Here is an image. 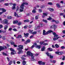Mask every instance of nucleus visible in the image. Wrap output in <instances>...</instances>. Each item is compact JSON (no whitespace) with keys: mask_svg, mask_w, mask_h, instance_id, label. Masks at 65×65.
I'll use <instances>...</instances> for the list:
<instances>
[{"mask_svg":"<svg viewBox=\"0 0 65 65\" xmlns=\"http://www.w3.org/2000/svg\"><path fill=\"white\" fill-rule=\"evenodd\" d=\"M55 46L57 48H58V47H59V45H58V44H56L55 45Z\"/></svg>","mask_w":65,"mask_h":65,"instance_id":"obj_39","label":"nucleus"},{"mask_svg":"<svg viewBox=\"0 0 65 65\" xmlns=\"http://www.w3.org/2000/svg\"><path fill=\"white\" fill-rule=\"evenodd\" d=\"M63 58H62V60H65V56H63Z\"/></svg>","mask_w":65,"mask_h":65,"instance_id":"obj_53","label":"nucleus"},{"mask_svg":"<svg viewBox=\"0 0 65 65\" xmlns=\"http://www.w3.org/2000/svg\"><path fill=\"white\" fill-rule=\"evenodd\" d=\"M34 46H35L36 47L38 48L39 49L41 47V46H40V45H37L36 43H35L34 44V45H32L31 47V49H32Z\"/></svg>","mask_w":65,"mask_h":65,"instance_id":"obj_3","label":"nucleus"},{"mask_svg":"<svg viewBox=\"0 0 65 65\" xmlns=\"http://www.w3.org/2000/svg\"><path fill=\"white\" fill-rule=\"evenodd\" d=\"M62 32L63 33V34H65V30H63L62 31Z\"/></svg>","mask_w":65,"mask_h":65,"instance_id":"obj_63","label":"nucleus"},{"mask_svg":"<svg viewBox=\"0 0 65 65\" xmlns=\"http://www.w3.org/2000/svg\"><path fill=\"white\" fill-rule=\"evenodd\" d=\"M6 48H7V47L5 46H4L3 47L0 46V51L4 49H6Z\"/></svg>","mask_w":65,"mask_h":65,"instance_id":"obj_8","label":"nucleus"},{"mask_svg":"<svg viewBox=\"0 0 65 65\" xmlns=\"http://www.w3.org/2000/svg\"><path fill=\"white\" fill-rule=\"evenodd\" d=\"M26 42H28V43H29V42H30V40L29 39H28L26 41Z\"/></svg>","mask_w":65,"mask_h":65,"instance_id":"obj_48","label":"nucleus"},{"mask_svg":"<svg viewBox=\"0 0 65 65\" xmlns=\"http://www.w3.org/2000/svg\"><path fill=\"white\" fill-rule=\"evenodd\" d=\"M3 54L4 56H7V54H6L4 53H3Z\"/></svg>","mask_w":65,"mask_h":65,"instance_id":"obj_49","label":"nucleus"},{"mask_svg":"<svg viewBox=\"0 0 65 65\" xmlns=\"http://www.w3.org/2000/svg\"><path fill=\"white\" fill-rule=\"evenodd\" d=\"M22 60H25L26 59L25 58H24L23 57H22Z\"/></svg>","mask_w":65,"mask_h":65,"instance_id":"obj_57","label":"nucleus"},{"mask_svg":"<svg viewBox=\"0 0 65 65\" xmlns=\"http://www.w3.org/2000/svg\"><path fill=\"white\" fill-rule=\"evenodd\" d=\"M53 35H54V37H57V36H58V35H57L56 34V33L55 32H53Z\"/></svg>","mask_w":65,"mask_h":65,"instance_id":"obj_17","label":"nucleus"},{"mask_svg":"<svg viewBox=\"0 0 65 65\" xmlns=\"http://www.w3.org/2000/svg\"><path fill=\"white\" fill-rule=\"evenodd\" d=\"M22 23L21 22H18V25H22Z\"/></svg>","mask_w":65,"mask_h":65,"instance_id":"obj_30","label":"nucleus"},{"mask_svg":"<svg viewBox=\"0 0 65 65\" xmlns=\"http://www.w3.org/2000/svg\"><path fill=\"white\" fill-rule=\"evenodd\" d=\"M29 20L28 19L25 20L24 21V22H29Z\"/></svg>","mask_w":65,"mask_h":65,"instance_id":"obj_31","label":"nucleus"},{"mask_svg":"<svg viewBox=\"0 0 65 65\" xmlns=\"http://www.w3.org/2000/svg\"><path fill=\"white\" fill-rule=\"evenodd\" d=\"M56 37V38H53V40L54 41H56V40H57V39H58V38H60L59 37H58V36H57V37Z\"/></svg>","mask_w":65,"mask_h":65,"instance_id":"obj_14","label":"nucleus"},{"mask_svg":"<svg viewBox=\"0 0 65 65\" xmlns=\"http://www.w3.org/2000/svg\"><path fill=\"white\" fill-rule=\"evenodd\" d=\"M38 63L40 65H45V62H42L41 61H39Z\"/></svg>","mask_w":65,"mask_h":65,"instance_id":"obj_6","label":"nucleus"},{"mask_svg":"<svg viewBox=\"0 0 65 65\" xmlns=\"http://www.w3.org/2000/svg\"><path fill=\"white\" fill-rule=\"evenodd\" d=\"M43 45H48V43H44L43 44Z\"/></svg>","mask_w":65,"mask_h":65,"instance_id":"obj_44","label":"nucleus"},{"mask_svg":"<svg viewBox=\"0 0 65 65\" xmlns=\"http://www.w3.org/2000/svg\"><path fill=\"white\" fill-rule=\"evenodd\" d=\"M28 4L27 3H23L22 4L21 6H20V8L21 9L20 10V12H22L23 11V10L24 9V5H28Z\"/></svg>","mask_w":65,"mask_h":65,"instance_id":"obj_2","label":"nucleus"},{"mask_svg":"<svg viewBox=\"0 0 65 65\" xmlns=\"http://www.w3.org/2000/svg\"><path fill=\"white\" fill-rule=\"evenodd\" d=\"M33 54H32V55H31V57L32 58L31 60L32 61H34V56H33Z\"/></svg>","mask_w":65,"mask_h":65,"instance_id":"obj_22","label":"nucleus"},{"mask_svg":"<svg viewBox=\"0 0 65 65\" xmlns=\"http://www.w3.org/2000/svg\"><path fill=\"white\" fill-rule=\"evenodd\" d=\"M14 15L17 17V18H18V17H19V16L18 15V14L16 13V12H14Z\"/></svg>","mask_w":65,"mask_h":65,"instance_id":"obj_25","label":"nucleus"},{"mask_svg":"<svg viewBox=\"0 0 65 65\" xmlns=\"http://www.w3.org/2000/svg\"><path fill=\"white\" fill-rule=\"evenodd\" d=\"M4 5H5L6 6H8V3H5Z\"/></svg>","mask_w":65,"mask_h":65,"instance_id":"obj_51","label":"nucleus"},{"mask_svg":"<svg viewBox=\"0 0 65 65\" xmlns=\"http://www.w3.org/2000/svg\"><path fill=\"white\" fill-rule=\"evenodd\" d=\"M37 33V32H36V31H34L32 33V34H36Z\"/></svg>","mask_w":65,"mask_h":65,"instance_id":"obj_47","label":"nucleus"},{"mask_svg":"<svg viewBox=\"0 0 65 65\" xmlns=\"http://www.w3.org/2000/svg\"><path fill=\"white\" fill-rule=\"evenodd\" d=\"M53 31L52 30H50L47 31V32H45V31L44 30H43V35H47V34H48L49 33L53 32Z\"/></svg>","mask_w":65,"mask_h":65,"instance_id":"obj_4","label":"nucleus"},{"mask_svg":"<svg viewBox=\"0 0 65 65\" xmlns=\"http://www.w3.org/2000/svg\"><path fill=\"white\" fill-rule=\"evenodd\" d=\"M43 15L42 16V17L43 18H44V17H45V16H47V14L45 13H43Z\"/></svg>","mask_w":65,"mask_h":65,"instance_id":"obj_18","label":"nucleus"},{"mask_svg":"<svg viewBox=\"0 0 65 65\" xmlns=\"http://www.w3.org/2000/svg\"><path fill=\"white\" fill-rule=\"evenodd\" d=\"M12 63V61H11L9 63V65H11V64Z\"/></svg>","mask_w":65,"mask_h":65,"instance_id":"obj_54","label":"nucleus"},{"mask_svg":"<svg viewBox=\"0 0 65 65\" xmlns=\"http://www.w3.org/2000/svg\"><path fill=\"white\" fill-rule=\"evenodd\" d=\"M56 5L58 8H60V5L59 4H57Z\"/></svg>","mask_w":65,"mask_h":65,"instance_id":"obj_32","label":"nucleus"},{"mask_svg":"<svg viewBox=\"0 0 65 65\" xmlns=\"http://www.w3.org/2000/svg\"><path fill=\"white\" fill-rule=\"evenodd\" d=\"M24 35L25 37H27L28 36V35H29V34L27 33L26 34L24 33Z\"/></svg>","mask_w":65,"mask_h":65,"instance_id":"obj_19","label":"nucleus"},{"mask_svg":"<svg viewBox=\"0 0 65 65\" xmlns=\"http://www.w3.org/2000/svg\"><path fill=\"white\" fill-rule=\"evenodd\" d=\"M60 15H63V13H60Z\"/></svg>","mask_w":65,"mask_h":65,"instance_id":"obj_59","label":"nucleus"},{"mask_svg":"<svg viewBox=\"0 0 65 65\" xmlns=\"http://www.w3.org/2000/svg\"><path fill=\"white\" fill-rule=\"evenodd\" d=\"M12 5L13 6V7L12 8V9L13 10V9H15V6H16V4H12Z\"/></svg>","mask_w":65,"mask_h":65,"instance_id":"obj_15","label":"nucleus"},{"mask_svg":"<svg viewBox=\"0 0 65 65\" xmlns=\"http://www.w3.org/2000/svg\"><path fill=\"white\" fill-rule=\"evenodd\" d=\"M0 20L1 23H5V24H8V20L7 19H5L3 21H1L2 19L1 18Z\"/></svg>","mask_w":65,"mask_h":65,"instance_id":"obj_5","label":"nucleus"},{"mask_svg":"<svg viewBox=\"0 0 65 65\" xmlns=\"http://www.w3.org/2000/svg\"><path fill=\"white\" fill-rule=\"evenodd\" d=\"M3 39H4V40H5L6 39V38H5V37H3Z\"/></svg>","mask_w":65,"mask_h":65,"instance_id":"obj_60","label":"nucleus"},{"mask_svg":"<svg viewBox=\"0 0 65 65\" xmlns=\"http://www.w3.org/2000/svg\"><path fill=\"white\" fill-rule=\"evenodd\" d=\"M20 62L19 61H18L17 62V64H20Z\"/></svg>","mask_w":65,"mask_h":65,"instance_id":"obj_61","label":"nucleus"},{"mask_svg":"<svg viewBox=\"0 0 65 65\" xmlns=\"http://www.w3.org/2000/svg\"><path fill=\"white\" fill-rule=\"evenodd\" d=\"M2 32H4V33H5L6 32V31H2V30H0V33H2Z\"/></svg>","mask_w":65,"mask_h":65,"instance_id":"obj_42","label":"nucleus"},{"mask_svg":"<svg viewBox=\"0 0 65 65\" xmlns=\"http://www.w3.org/2000/svg\"><path fill=\"white\" fill-rule=\"evenodd\" d=\"M46 54L47 55V56L50 57V58H51V59H52V58H53V56H51L50 53L47 52L46 53Z\"/></svg>","mask_w":65,"mask_h":65,"instance_id":"obj_7","label":"nucleus"},{"mask_svg":"<svg viewBox=\"0 0 65 65\" xmlns=\"http://www.w3.org/2000/svg\"><path fill=\"white\" fill-rule=\"evenodd\" d=\"M48 5H53V3H52L51 2H49V3H48Z\"/></svg>","mask_w":65,"mask_h":65,"instance_id":"obj_37","label":"nucleus"},{"mask_svg":"<svg viewBox=\"0 0 65 65\" xmlns=\"http://www.w3.org/2000/svg\"><path fill=\"white\" fill-rule=\"evenodd\" d=\"M13 31H18V30L17 29H15V28H14L13 29Z\"/></svg>","mask_w":65,"mask_h":65,"instance_id":"obj_41","label":"nucleus"},{"mask_svg":"<svg viewBox=\"0 0 65 65\" xmlns=\"http://www.w3.org/2000/svg\"><path fill=\"white\" fill-rule=\"evenodd\" d=\"M18 47L19 48H17V50H18V51H19L18 54H20L23 53V52L22 51V50L23 49V46L22 45H18Z\"/></svg>","mask_w":65,"mask_h":65,"instance_id":"obj_1","label":"nucleus"},{"mask_svg":"<svg viewBox=\"0 0 65 65\" xmlns=\"http://www.w3.org/2000/svg\"><path fill=\"white\" fill-rule=\"evenodd\" d=\"M28 27V26L27 25H25L24 27V29H27Z\"/></svg>","mask_w":65,"mask_h":65,"instance_id":"obj_35","label":"nucleus"},{"mask_svg":"<svg viewBox=\"0 0 65 65\" xmlns=\"http://www.w3.org/2000/svg\"><path fill=\"white\" fill-rule=\"evenodd\" d=\"M3 28V25H0V28Z\"/></svg>","mask_w":65,"mask_h":65,"instance_id":"obj_58","label":"nucleus"},{"mask_svg":"<svg viewBox=\"0 0 65 65\" xmlns=\"http://www.w3.org/2000/svg\"><path fill=\"white\" fill-rule=\"evenodd\" d=\"M55 54H58L59 55H62V52H55Z\"/></svg>","mask_w":65,"mask_h":65,"instance_id":"obj_11","label":"nucleus"},{"mask_svg":"<svg viewBox=\"0 0 65 65\" xmlns=\"http://www.w3.org/2000/svg\"><path fill=\"white\" fill-rule=\"evenodd\" d=\"M12 30V28H10L9 29L8 31H11Z\"/></svg>","mask_w":65,"mask_h":65,"instance_id":"obj_52","label":"nucleus"},{"mask_svg":"<svg viewBox=\"0 0 65 65\" xmlns=\"http://www.w3.org/2000/svg\"><path fill=\"white\" fill-rule=\"evenodd\" d=\"M40 26L39 27H42V24L41 23H40Z\"/></svg>","mask_w":65,"mask_h":65,"instance_id":"obj_45","label":"nucleus"},{"mask_svg":"<svg viewBox=\"0 0 65 65\" xmlns=\"http://www.w3.org/2000/svg\"><path fill=\"white\" fill-rule=\"evenodd\" d=\"M48 9H49V10L50 11H54V9H53V8H48Z\"/></svg>","mask_w":65,"mask_h":65,"instance_id":"obj_21","label":"nucleus"},{"mask_svg":"<svg viewBox=\"0 0 65 65\" xmlns=\"http://www.w3.org/2000/svg\"><path fill=\"white\" fill-rule=\"evenodd\" d=\"M61 48L62 49L65 48V47L64 46H62Z\"/></svg>","mask_w":65,"mask_h":65,"instance_id":"obj_56","label":"nucleus"},{"mask_svg":"<svg viewBox=\"0 0 65 65\" xmlns=\"http://www.w3.org/2000/svg\"><path fill=\"white\" fill-rule=\"evenodd\" d=\"M18 22V21L17 20L14 21L13 22V24H17Z\"/></svg>","mask_w":65,"mask_h":65,"instance_id":"obj_28","label":"nucleus"},{"mask_svg":"<svg viewBox=\"0 0 65 65\" xmlns=\"http://www.w3.org/2000/svg\"><path fill=\"white\" fill-rule=\"evenodd\" d=\"M44 7H45V6H41V8H43Z\"/></svg>","mask_w":65,"mask_h":65,"instance_id":"obj_46","label":"nucleus"},{"mask_svg":"<svg viewBox=\"0 0 65 65\" xmlns=\"http://www.w3.org/2000/svg\"><path fill=\"white\" fill-rule=\"evenodd\" d=\"M43 21L45 23H47V20H45L43 19Z\"/></svg>","mask_w":65,"mask_h":65,"instance_id":"obj_36","label":"nucleus"},{"mask_svg":"<svg viewBox=\"0 0 65 65\" xmlns=\"http://www.w3.org/2000/svg\"><path fill=\"white\" fill-rule=\"evenodd\" d=\"M63 25H64V26H65V21L63 22Z\"/></svg>","mask_w":65,"mask_h":65,"instance_id":"obj_64","label":"nucleus"},{"mask_svg":"<svg viewBox=\"0 0 65 65\" xmlns=\"http://www.w3.org/2000/svg\"><path fill=\"white\" fill-rule=\"evenodd\" d=\"M50 28L51 29H52V28H55L54 29V30H55V28H56V26L55 25H53L51 26H50Z\"/></svg>","mask_w":65,"mask_h":65,"instance_id":"obj_12","label":"nucleus"},{"mask_svg":"<svg viewBox=\"0 0 65 65\" xmlns=\"http://www.w3.org/2000/svg\"><path fill=\"white\" fill-rule=\"evenodd\" d=\"M48 50L50 51H53V50L52 48H48Z\"/></svg>","mask_w":65,"mask_h":65,"instance_id":"obj_24","label":"nucleus"},{"mask_svg":"<svg viewBox=\"0 0 65 65\" xmlns=\"http://www.w3.org/2000/svg\"><path fill=\"white\" fill-rule=\"evenodd\" d=\"M52 18L50 17L49 18L47 19V20H52Z\"/></svg>","mask_w":65,"mask_h":65,"instance_id":"obj_34","label":"nucleus"},{"mask_svg":"<svg viewBox=\"0 0 65 65\" xmlns=\"http://www.w3.org/2000/svg\"><path fill=\"white\" fill-rule=\"evenodd\" d=\"M52 22H55L56 24H59V23L58 21H56L55 20H52Z\"/></svg>","mask_w":65,"mask_h":65,"instance_id":"obj_16","label":"nucleus"},{"mask_svg":"<svg viewBox=\"0 0 65 65\" xmlns=\"http://www.w3.org/2000/svg\"><path fill=\"white\" fill-rule=\"evenodd\" d=\"M16 38H22V36L21 35H19L18 37H16Z\"/></svg>","mask_w":65,"mask_h":65,"instance_id":"obj_26","label":"nucleus"},{"mask_svg":"<svg viewBox=\"0 0 65 65\" xmlns=\"http://www.w3.org/2000/svg\"><path fill=\"white\" fill-rule=\"evenodd\" d=\"M14 54H15V51H12L11 52V55H14Z\"/></svg>","mask_w":65,"mask_h":65,"instance_id":"obj_23","label":"nucleus"},{"mask_svg":"<svg viewBox=\"0 0 65 65\" xmlns=\"http://www.w3.org/2000/svg\"><path fill=\"white\" fill-rule=\"evenodd\" d=\"M45 49V47L44 46H43V47L41 49V51H44V50Z\"/></svg>","mask_w":65,"mask_h":65,"instance_id":"obj_20","label":"nucleus"},{"mask_svg":"<svg viewBox=\"0 0 65 65\" xmlns=\"http://www.w3.org/2000/svg\"><path fill=\"white\" fill-rule=\"evenodd\" d=\"M42 11V10L41 9H39V12H41Z\"/></svg>","mask_w":65,"mask_h":65,"instance_id":"obj_40","label":"nucleus"},{"mask_svg":"<svg viewBox=\"0 0 65 65\" xmlns=\"http://www.w3.org/2000/svg\"><path fill=\"white\" fill-rule=\"evenodd\" d=\"M27 55L28 56H32V55H33V54L32 53H31L30 51H28L27 52Z\"/></svg>","mask_w":65,"mask_h":65,"instance_id":"obj_10","label":"nucleus"},{"mask_svg":"<svg viewBox=\"0 0 65 65\" xmlns=\"http://www.w3.org/2000/svg\"><path fill=\"white\" fill-rule=\"evenodd\" d=\"M22 63L24 65H25L26 64V62L24 61H23L22 62Z\"/></svg>","mask_w":65,"mask_h":65,"instance_id":"obj_33","label":"nucleus"},{"mask_svg":"<svg viewBox=\"0 0 65 65\" xmlns=\"http://www.w3.org/2000/svg\"><path fill=\"white\" fill-rule=\"evenodd\" d=\"M38 19V16H36L35 17V19L36 20H37Z\"/></svg>","mask_w":65,"mask_h":65,"instance_id":"obj_55","label":"nucleus"},{"mask_svg":"<svg viewBox=\"0 0 65 65\" xmlns=\"http://www.w3.org/2000/svg\"><path fill=\"white\" fill-rule=\"evenodd\" d=\"M10 42L11 43V44H14V42Z\"/></svg>","mask_w":65,"mask_h":65,"instance_id":"obj_50","label":"nucleus"},{"mask_svg":"<svg viewBox=\"0 0 65 65\" xmlns=\"http://www.w3.org/2000/svg\"><path fill=\"white\" fill-rule=\"evenodd\" d=\"M8 26L7 25H6L5 26L4 29L5 30H6L7 29V28H8Z\"/></svg>","mask_w":65,"mask_h":65,"instance_id":"obj_29","label":"nucleus"},{"mask_svg":"<svg viewBox=\"0 0 65 65\" xmlns=\"http://www.w3.org/2000/svg\"><path fill=\"white\" fill-rule=\"evenodd\" d=\"M12 17L11 16H8L7 17V19L8 20H10V19H11V18Z\"/></svg>","mask_w":65,"mask_h":65,"instance_id":"obj_27","label":"nucleus"},{"mask_svg":"<svg viewBox=\"0 0 65 65\" xmlns=\"http://www.w3.org/2000/svg\"><path fill=\"white\" fill-rule=\"evenodd\" d=\"M36 9V7H34V10L32 11V13H34L36 12V11L35 10Z\"/></svg>","mask_w":65,"mask_h":65,"instance_id":"obj_13","label":"nucleus"},{"mask_svg":"<svg viewBox=\"0 0 65 65\" xmlns=\"http://www.w3.org/2000/svg\"><path fill=\"white\" fill-rule=\"evenodd\" d=\"M0 10H1L3 11L2 12H0V14H1L2 13H4V12H6V10L4 9V8H1Z\"/></svg>","mask_w":65,"mask_h":65,"instance_id":"obj_9","label":"nucleus"},{"mask_svg":"<svg viewBox=\"0 0 65 65\" xmlns=\"http://www.w3.org/2000/svg\"><path fill=\"white\" fill-rule=\"evenodd\" d=\"M10 51H12L13 52L14 51V50L12 48H10Z\"/></svg>","mask_w":65,"mask_h":65,"instance_id":"obj_43","label":"nucleus"},{"mask_svg":"<svg viewBox=\"0 0 65 65\" xmlns=\"http://www.w3.org/2000/svg\"><path fill=\"white\" fill-rule=\"evenodd\" d=\"M33 37V36H31L30 37V38H32V37Z\"/></svg>","mask_w":65,"mask_h":65,"instance_id":"obj_62","label":"nucleus"},{"mask_svg":"<svg viewBox=\"0 0 65 65\" xmlns=\"http://www.w3.org/2000/svg\"><path fill=\"white\" fill-rule=\"evenodd\" d=\"M43 43H44V42H40V45H42Z\"/></svg>","mask_w":65,"mask_h":65,"instance_id":"obj_38","label":"nucleus"}]
</instances>
